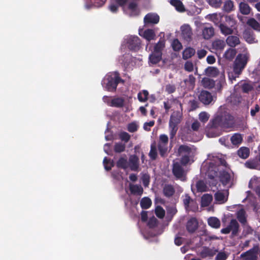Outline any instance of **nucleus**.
I'll use <instances>...</instances> for the list:
<instances>
[{"mask_svg":"<svg viewBox=\"0 0 260 260\" xmlns=\"http://www.w3.org/2000/svg\"><path fill=\"white\" fill-rule=\"evenodd\" d=\"M209 17L214 25L219 27L222 35L228 36L233 34L237 21L232 16L214 13L209 15Z\"/></svg>","mask_w":260,"mask_h":260,"instance_id":"nucleus-1","label":"nucleus"},{"mask_svg":"<svg viewBox=\"0 0 260 260\" xmlns=\"http://www.w3.org/2000/svg\"><path fill=\"white\" fill-rule=\"evenodd\" d=\"M120 82L123 83L124 81L120 77L119 72L115 71L109 73L105 76L102 81V84L107 91L115 92Z\"/></svg>","mask_w":260,"mask_h":260,"instance_id":"nucleus-2","label":"nucleus"},{"mask_svg":"<svg viewBox=\"0 0 260 260\" xmlns=\"http://www.w3.org/2000/svg\"><path fill=\"white\" fill-rule=\"evenodd\" d=\"M233 117L228 113L224 112L217 114L213 119L212 126L214 127H228L232 123Z\"/></svg>","mask_w":260,"mask_h":260,"instance_id":"nucleus-3","label":"nucleus"},{"mask_svg":"<svg viewBox=\"0 0 260 260\" xmlns=\"http://www.w3.org/2000/svg\"><path fill=\"white\" fill-rule=\"evenodd\" d=\"M249 55L247 54H239L233 64V71L235 75L239 76L246 66Z\"/></svg>","mask_w":260,"mask_h":260,"instance_id":"nucleus-4","label":"nucleus"},{"mask_svg":"<svg viewBox=\"0 0 260 260\" xmlns=\"http://www.w3.org/2000/svg\"><path fill=\"white\" fill-rule=\"evenodd\" d=\"M231 233V238L237 236L240 232V225L235 219H232L229 224L225 228L220 230V233L223 234H228Z\"/></svg>","mask_w":260,"mask_h":260,"instance_id":"nucleus-5","label":"nucleus"},{"mask_svg":"<svg viewBox=\"0 0 260 260\" xmlns=\"http://www.w3.org/2000/svg\"><path fill=\"white\" fill-rule=\"evenodd\" d=\"M259 251V247L257 245L254 246L249 250L243 252L240 257L243 260H257Z\"/></svg>","mask_w":260,"mask_h":260,"instance_id":"nucleus-6","label":"nucleus"},{"mask_svg":"<svg viewBox=\"0 0 260 260\" xmlns=\"http://www.w3.org/2000/svg\"><path fill=\"white\" fill-rule=\"evenodd\" d=\"M172 173L176 179L182 180L185 178L186 172L183 167L179 162H174L172 167Z\"/></svg>","mask_w":260,"mask_h":260,"instance_id":"nucleus-7","label":"nucleus"},{"mask_svg":"<svg viewBox=\"0 0 260 260\" xmlns=\"http://www.w3.org/2000/svg\"><path fill=\"white\" fill-rule=\"evenodd\" d=\"M182 201L185 210L187 211H196L198 207L197 203L190 198L188 194L182 197Z\"/></svg>","mask_w":260,"mask_h":260,"instance_id":"nucleus-8","label":"nucleus"},{"mask_svg":"<svg viewBox=\"0 0 260 260\" xmlns=\"http://www.w3.org/2000/svg\"><path fill=\"white\" fill-rule=\"evenodd\" d=\"M126 44L129 49L137 51L140 48L141 40L138 37L132 36L127 39Z\"/></svg>","mask_w":260,"mask_h":260,"instance_id":"nucleus-9","label":"nucleus"},{"mask_svg":"<svg viewBox=\"0 0 260 260\" xmlns=\"http://www.w3.org/2000/svg\"><path fill=\"white\" fill-rule=\"evenodd\" d=\"M199 100L203 104L208 105L213 102V97L211 92L203 90L199 95Z\"/></svg>","mask_w":260,"mask_h":260,"instance_id":"nucleus-10","label":"nucleus"},{"mask_svg":"<svg viewBox=\"0 0 260 260\" xmlns=\"http://www.w3.org/2000/svg\"><path fill=\"white\" fill-rule=\"evenodd\" d=\"M181 35L183 39L187 42L192 39V29L188 24H184L181 27Z\"/></svg>","mask_w":260,"mask_h":260,"instance_id":"nucleus-11","label":"nucleus"},{"mask_svg":"<svg viewBox=\"0 0 260 260\" xmlns=\"http://www.w3.org/2000/svg\"><path fill=\"white\" fill-rule=\"evenodd\" d=\"M159 21V17L157 14L153 13L147 14L144 18L145 24H157Z\"/></svg>","mask_w":260,"mask_h":260,"instance_id":"nucleus-12","label":"nucleus"},{"mask_svg":"<svg viewBox=\"0 0 260 260\" xmlns=\"http://www.w3.org/2000/svg\"><path fill=\"white\" fill-rule=\"evenodd\" d=\"M186 230L189 233H193L198 228V222L196 218H191L186 223Z\"/></svg>","mask_w":260,"mask_h":260,"instance_id":"nucleus-13","label":"nucleus"},{"mask_svg":"<svg viewBox=\"0 0 260 260\" xmlns=\"http://www.w3.org/2000/svg\"><path fill=\"white\" fill-rule=\"evenodd\" d=\"M245 165L247 168L260 170V161L257 156L253 159L247 160L245 162Z\"/></svg>","mask_w":260,"mask_h":260,"instance_id":"nucleus-14","label":"nucleus"},{"mask_svg":"<svg viewBox=\"0 0 260 260\" xmlns=\"http://www.w3.org/2000/svg\"><path fill=\"white\" fill-rule=\"evenodd\" d=\"M217 170L215 164L213 162H210L206 173L209 178L212 179L217 176Z\"/></svg>","mask_w":260,"mask_h":260,"instance_id":"nucleus-15","label":"nucleus"},{"mask_svg":"<svg viewBox=\"0 0 260 260\" xmlns=\"http://www.w3.org/2000/svg\"><path fill=\"white\" fill-rule=\"evenodd\" d=\"M217 251L214 249H212L208 247H204L200 252V256L203 258L207 257H212L216 254Z\"/></svg>","mask_w":260,"mask_h":260,"instance_id":"nucleus-16","label":"nucleus"},{"mask_svg":"<svg viewBox=\"0 0 260 260\" xmlns=\"http://www.w3.org/2000/svg\"><path fill=\"white\" fill-rule=\"evenodd\" d=\"M162 192L164 196L170 198L175 194V189L172 185L165 184L163 187Z\"/></svg>","mask_w":260,"mask_h":260,"instance_id":"nucleus-17","label":"nucleus"},{"mask_svg":"<svg viewBox=\"0 0 260 260\" xmlns=\"http://www.w3.org/2000/svg\"><path fill=\"white\" fill-rule=\"evenodd\" d=\"M139 157L136 155H131L129 158V167L132 171H137L139 168Z\"/></svg>","mask_w":260,"mask_h":260,"instance_id":"nucleus-18","label":"nucleus"},{"mask_svg":"<svg viewBox=\"0 0 260 260\" xmlns=\"http://www.w3.org/2000/svg\"><path fill=\"white\" fill-rule=\"evenodd\" d=\"M119 61L125 68H127L132 61V56L128 53L125 54L120 57Z\"/></svg>","mask_w":260,"mask_h":260,"instance_id":"nucleus-19","label":"nucleus"},{"mask_svg":"<svg viewBox=\"0 0 260 260\" xmlns=\"http://www.w3.org/2000/svg\"><path fill=\"white\" fill-rule=\"evenodd\" d=\"M214 35V29L212 26H205L202 30V35L204 39L208 40Z\"/></svg>","mask_w":260,"mask_h":260,"instance_id":"nucleus-20","label":"nucleus"},{"mask_svg":"<svg viewBox=\"0 0 260 260\" xmlns=\"http://www.w3.org/2000/svg\"><path fill=\"white\" fill-rule=\"evenodd\" d=\"M124 105V99L121 97H117L111 100L110 106L116 108H122Z\"/></svg>","mask_w":260,"mask_h":260,"instance_id":"nucleus-21","label":"nucleus"},{"mask_svg":"<svg viewBox=\"0 0 260 260\" xmlns=\"http://www.w3.org/2000/svg\"><path fill=\"white\" fill-rule=\"evenodd\" d=\"M225 46V43L223 40L216 39L212 43V48L216 51H221Z\"/></svg>","mask_w":260,"mask_h":260,"instance_id":"nucleus-22","label":"nucleus"},{"mask_svg":"<svg viewBox=\"0 0 260 260\" xmlns=\"http://www.w3.org/2000/svg\"><path fill=\"white\" fill-rule=\"evenodd\" d=\"M226 42L229 46L232 47H235L240 44V41L238 37L235 36H229L226 38Z\"/></svg>","mask_w":260,"mask_h":260,"instance_id":"nucleus-23","label":"nucleus"},{"mask_svg":"<svg viewBox=\"0 0 260 260\" xmlns=\"http://www.w3.org/2000/svg\"><path fill=\"white\" fill-rule=\"evenodd\" d=\"M161 56L162 53L154 51V52L149 56V61L152 64H156L161 60Z\"/></svg>","mask_w":260,"mask_h":260,"instance_id":"nucleus-24","label":"nucleus"},{"mask_svg":"<svg viewBox=\"0 0 260 260\" xmlns=\"http://www.w3.org/2000/svg\"><path fill=\"white\" fill-rule=\"evenodd\" d=\"M129 190L132 194L141 196L143 193V188L140 185L137 184H131L129 185Z\"/></svg>","mask_w":260,"mask_h":260,"instance_id":"nucleus-25","label":"nucleus"},{"mask_svg":"<svg viewBox=\"0 0 260 260\" xmlns=\"http://www.w3.org/2000/svg\"><path fill=\"white\" fill-rule=\"evenodd\" d=\"M179 123L174 122L172 121H169V129L170 138L173 139L176 135L178 131V125Z\"/></svg>","mask_w":260,"mask_h":260,"instance_id":"nucleus-26","label":"nucleus"},{"mask_svg":"<svg viewBox=\"0 0 260 260\" xmlns=\"http://www.w3.org/2000/svg\"><path fill=\"white\" fill-rule=\"evenodd\" d=\"M191 150L190 147L186 145H181L178 149V153L180 155H183V154L189 155Z\"/></svg>","mask_w":260,"mask_h":260,"instance_id":"nucleus-27","label":"nucleus"},{"mask_svg":"<svg viewBox=\"0 0 260 260\" xmlns=\"http://www.w3.org/2000/svg\"><path fill=\"white\" fill-rule=\"evenodd\" d=\"M208 224L214 229H218L220 226V221L216 217H210L208 219Z\"/></svg>","mask_w":260,"mask_h":260,"instance_id":"nucleus-28","label":"nucleus"},{"mask_svg":"<svg viewBox=\"0 0 260 260\" xmlns=\"http://www.w3.org/2000/svg\"><path fill=\"white\" fill-rule=\"evenodd\" d=\"M219 179L221 183L224 185H226L230 182L231 175L228 172L223 171L220 174Z\"/></svg>","mask_w":260,"mask_h":260,"instance_id":"nucleus-29","label":"nucleus"},{"mask_svg":"<svg viewBox=\"0 0 260 260\" xmlns=\"http://www.w3.org/2000/svg\"><path fill=\"white\" fill-rule=\"evenodd\" d=\"M249 149L245 147H242L237 151L238 156L243 159L248 158L249 156Z\"/></svg>","mask_w":260,"mask_h":260,"instance_id":"nucleus-30","label":"nucleus"},{"mask_svg":"<svg viewBox=\"0 0 260 260\" xmlns=\"http://www.w3.org/2000/svg\"><path fill=\"white\" fill-rule=\"evenodd\" d=\"M182 117V113L179 111H174L171 115L170 120L180 123Z\"/></svg>","mask_w":260,"mask_h":260,"instance_id":"nucleus-31","label":"nucleus"},{"mask_svg":"<svg viewBox=\"0 0 260 260\" xmlns=\"http://www.w3.org/2000/svg\"><path fill=\"white\" fill-rule=\"evenodd\" d=\"M196 50L191 47L186 48L182 53V57L184 59H187L191 58L194 55Z\"/></svg>","mask_w":260,"mask_h":260,"instance_id":"nucleus-32","label":"nucleus"},{"mask_svg":"<svg viewBox=\"0 0 260 260\" xmlns=\"http://www.w3.org/2000/svg\"><path fill=\"white\" fill-rule=\"evenodd\" d=\"M170 4L175 7L177 11L182 12L185 11L184 6L180 0H171Z\"/></svg>","mask_w":260,"mask_h":260,"instance_id":"nucleus-33","label":"nucleus"},{"mask_svg":"<svg viewBox=\"0 0 260 260\" xmlns=\"http://www.w3.org/2000/svg\"><path fill=\"white\" fill-rule=\"evenodd\" d=\"M239 11L243 15H248L250 12L251 8L248 4L241 2L239 4Z\"/></svg>","mask_w":260,"mask_h":260,"instance_id":"nucleus-34","label":"nucleus"},{"mask_svg":"<svg viewBox=\"0 0 260 260\" xmlns=\"http://www.w3.org/2000/svg\"><path fill=\"white\" fill-rule=\"evenodd\" d=\"M243 37L246 41L249 43H254L255 38L253 33L250 30H245L243 33Z\"/></svg>","mask_w":260,"mask_h":260,"instance_id":"nucleus-35","label":"nucleus"},{"mask_svg":"<svg viewBox=\"0 0 260 260\" xmlns=\"http://www.w3.org/2000/svg\"><path fill=\"white\" fill-rule=\"evenodd\" d=\"M213 197L210 194H205L201 198L202 205L204 207L209 206L212 201Z\"/></svg>","mask_w":260,"mask_h":260,"instance_id":"nucleus-36","label":"nucleus"},{"mask_svg":"<svg viewBox=\"0 0 260 260\" xmlns=\"http://www.w3.org/2000/svg\"><path fill=\"white\" fill-rule=\"evenodd\" d=\"M231 141L234 145H240L243 140L242 135L239 133H236L231 137Z\"/></svg>","mask_w":260,"mask_h":260,"instance_id":"nucleus-37","label":"nucleus"},{"mask_svg":"<svg viewBox=\"0 0 260 260\" xmlns=\"http://www.w3.org/2000/svg\"><path fill=\"white\" fill-rule=\"evenodd\" d=\"M237 217L238 221L242 224H245L246 223V212L243 209H241L238 211Z\"/></svg>","mask_w":260,"mask_h":260,"instance_id":"nucleus-38","label":"nucleus"},{"mask_svg":"<svg viewBox=\"0 0 260 260\" xmlns=\"http://www.w3.org/2000/svg\"><path fill=\"white\" fill-rule=\"evenodd\" d=\"M151 205V200L148 197H144L140 201V206L143 209H147L149 208Z\"/></svg>","mask_w":260,"mask_h":260,"instance_id":"nucleus-39","label":"nucleus"},{"mask_svg":"<svg viewBox=\"0 0 260 260\" xmlns=\"http://www.w3.org/2000/svg\"><path fill=\"white\" fill-rule=\"evenodd\" d=\"M202 82L204 87L209 89L214 87L215 84V81L213 79L209 78H204L202 79Z\"/></svg>","mask_w":260,"mask_h":260,"instance_id":"nucleus-40","label":"nucleus"},{"mask_svg":"<svg viewBox=\"0 0 260 260\" xmlns=\"http://www.w3.org/2000/svg\"><path fill=\"white\" fill-rule=\"evenodd\" d=\"M214 198L215 200L220 203H224L228 200V198L225 197L224 193L221 191H217L214 194Z\"/></svg>","mask_w":260,"mask_h":260,"instance_id":"nucleus-41","label":"nucleus"},{"mask_svg":"<svg viewBox=\"0 0 260 260\" xmlns=\"http://www.w3.org/2000/svg\"><path fill=\"white\" fill-rule=\"evenodd\" d=\"M148 91L147 90L144 89L138 93V99L140 102H145L148 100Z\"/></svg>","mask_w":260,"mask_h":260,"instance_id":"nucleus-42","label":"nucleus"},{"mask_svg":"<svg viewBox=\"0 0 260 260\" xmlns=\"http://www.w3.org/2000/svg\"><path fill=\"white\" fill-rule=\"evenodd\" d=\"M143 37L148 41H150L154 39L155 34L153 29H147L144 31Z\"/></svg>","mask_w":260,"mask_h":260,"instance_id":"nucleus-43","label":"nucleus"},{"mask_svg":"<svg viewBox=\"0 0 260 260\" xmlns=\"http://www.w3.org/2000/svg\"><path fill=\"white\" fill-rule=\"evenodd\" d=\"M247 24L253 29L260 31V24L254 18H249L247 21Z\"/></svg>","mask_w":260,"mask_h":260,"instance_id":"nucleus-44","label":"nucleus"},{"mask_svg":"<svg viewBox=\"0 0 260 260\" xmlns=\"http://www.w3.org/2000/svg\"><path fill=\"white\" fill-rule=\"evenodd\" d=\"M236 53V50L235 49L230 48L225 52L223 56L225 59L232 60L235 57Z\"/></svg>","mask_w":260,"mask_h":260,"instance_id":"nucleus-45","label":"nucleus"},{"mask_svg":"<svg viewBox=\"0 0 260 260\" xmlns=\"http://www.w3.org/2000/svg\"><path fill=\"white\" fill-rule=\"evenodd\" d=\"M116 166L118 168L126 169L128 168V162L127 159L125 157H121L116 162Z\"/></svg>","mask_w":260,"mask_h":260,"instance_id":"nucleus-46","label":"nucleus"},{"mask_svg":"<svg viewBox=\"0 0 260 260\" xmlns=\"http://www.w3.org/2000/svg\"><path fill=\"white\" fill-rule=\"evenodd\" d=\"M149 156L152 160H155L157 156V152L155 142L151 144Z\"/></svg>","mask_w":260,"mask_h":260,"instance_id":"nucleus-47","label":"nucleus"},{"mask_svg":"<svg viewBox=\"0 0 260 260\" xmlns=\"http://www.w3.org/2000/svg\"><path fill=\"white\" fill-rule=\"evenodd\" d=\"M206 73L207 75L212 77H216L219 74V71L216 67H209L206 70Z\"/></svg>","mask_w":260,"mask_h":260,"instance_id":"nucleus-48","label":"nucleus"},{"mask_svg":"<svg viewBox=\"0 0 260 260\" xmlns=\"http://www.w3.org/2000/svg\"><path fill=\"white\" fill-rule=\"evenodd\" d=\"M234 3L231 0H227L224 3L223 10L226 12H230L234 10Z\"/></svg>","mask_w":260,"mask_h":260,"instance_id":"nucleus-49","label":"nucleus"},{"mask_svg":"<svg viewBox=\"0 0 260 260\" xmlns=\"http://www.w3.org/2000/svg\"><path fill=\"white\" fill-rule=\"evenodd\" d=\"M126 146L125 143L122 142L115 143L114 146V151L116 153H121L125 150Z\"/></svg>","mask_w":260,"mask_h":260,"instance_id":"nucleus-50","label":"nucleus"},{"mask_svg":"<svg viewBox=\"0 0 260 260\" xmlns=\"http://www.w3.org/2000/svg\"><path fill=\"white\" fill-rule=\"evenodd\" d=\"M128 8L132 11L131 15L136 16L139 15V11L138 9V5L136 3H130L128 4Z\"/></svg>","mask_w":260,"mask_h":260,"instance_id":"nucleus-51","label":"nucleus"},{"mask_svg":"<svg viewBox=\"0 0 260 260\" xmlns=\"http://www.w3.org/2000/svg\"><path fill=\"white\" fill-rule=\"evenodd\" d=\"M158 149L161 157H164L168 151V144L158 143Z\"/></svg>","mask_w":260,"mask_h":260,"instance_id":"nucleus-52","label":"nucleus"},{"mask_svg":"<svg viewBox=\"0 0 260 260\" xmlns=\"http://www.w3.org/2000/svg\"><path fill=\"white\" fill-rule=\"evenodd\" d=\"M196 187L199 192H204L207 190V186L202 180H199L197 182Z\"/></svg>","mask_w":260,"mask_h":260,"instance_id":"nucleus-53","label":"nucleus"},{"mask_svg":"<svg viewBox=\"0 0 260 260\" xmlns=\"http://www.w3.org/2000/svg\"><path fill=\"white\" fill-rule=\"evenodd\" d=\"M103 164L105 169L107 171L111 170L112 168L114 166V162L113 161H111L110 159H108L106 157L104 158Z\"/></svg>","mask_w":260,"mask_h":260,"instance_id":"nucleus-54","label":"nucleus"},{"mask_svg":"<svg viewBox=\"0 0 260 260\" xmlns=\"http://www.w3.org/2000/svg\"><path fill=\"white\" fill-rule=\"evenodd\" d=\"M171 45L173 50L175 51H179L182 48L181 43L177 39H175L173 41Z\"/></svg>","mask_w":260,"mask_h":260,"instance_id":"nucleus-55","label":"nucleus"},{"mask_svg":"<svg viewBox=\"0 0 260 260\" xmlns=\"http://www.w3.org/2000/svg\"><path fill=\"white\" fill-rule=\"evenodd\" d=\"M165 42L164 40H160L155 45L154 51L162 53V50L165 47Z\"/></svg>","mask_w":260,"mask_h":260,"instance_id":"nucleus-56","label":"nucleus"},{"mask_svg":"<svg viewBox=\"0 0 260 260\" xmlns=\"http://www.w3.org/2000/svg\"><path fill=\"white\" fill-rule=\"evenodd\" d=\"M155 213L156 216L159 218H162L165 215V210L160 206L156 207Z\"/></svg>","mask_w":260,"mask_h":260,"instance_id":"nucleus-57","label":"nucleus"},{"mask_svg":"<svg viewBox=\"0 0 260 260\" xmlns=\"http://www.w3.org/2000/svg\"><path fill=\"white\" fill-rule=\"evenodd\" d=\"M119 139L122 141H124V143L128 142L130 139V135L125 132H122L119 134Z\"/></svg>","mask_w":260,"mask_h":260,"instance_id":"nucleus-58","label":"nucleus"},{"mask_svg":"<svg viewBox=\"0 0 260 260\" xmlns=\"http://www.w3.org/2000/svg\"><path fill=\"white\" fill-rule=\"evenodd\" d=\"M119 6L115 1H112L109 6V9L112 13H116L118 10Z\"/></svg>","mask_w":260,"mask_h":260,"instance_id":"nucleus-59","label":"nucleus"},{"mask_svg":"<svg viewBox=\"0 0 260 260\" xmlns=\"http://www.w3.org/2000/svg\"><path fill=\"white\" fill-rule=\"evenodd\" d=\"M209 4L214 8H219L222 4V0H208Z\"/></svg>","mask_w":260,"mask_h":260,"instance_id":"nucleus-60","label":"nucleus"},{"mask_svg":"<svg viewBox=\"0 0 260 260\" xmlns=\"http://www.w3.org/2000/svg\"><path fill=\"white\" fill-rule=\"evenodd\" d=\"M142 181L145 187H147L150 182V176L148 174H144L141 177Z\"/></svg>","mask_w":260,"mask_h":260,"instance_id":"nucleus-61","label":"nucleus"},{"mask_svg":"<svg viewBox=\"0 0 260 260\" xmlns=\"http://www.w3.org/2000/svg\"><path fill=\"white\" fill-rule=\"evenodd\" d=\"M190 161V157L189 155H183L180 159V164L182 166H186L187 164Z\"/></svg>","mask_w":260,"mask_h":260,"instance_id":"nucleus-62","label":"nucleus"},{"mask_svg":"<svg viewBox=\"0 0 260 260\" xmlns=\"http://www.w3.org/2000/svg\"><path fill=\"white\" fill-rule=\"evenodd\" d=\"M209 118V115L205 112H202L199 114V119L203 122H207Z\"/></svg>","mask_w":260,"mask_h":260,"instance_id":"nucleus-63","label":"nucleus"},{"mask_svg":"<svg viewBox=\"0 0 260 260\" xmlns=\"http://www.w3.org/2000/svg\"><path fill=\"white\" fill-rule=\"evenodd\" d=\"M138 129V126L135 122H132L128 124L127 130L130 133H134Z\"/></svg>","mask_w":260,"mask_h":260,"instance_id":"nucleus-64","label":"nucleus"}]
</instances>
